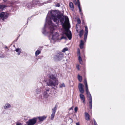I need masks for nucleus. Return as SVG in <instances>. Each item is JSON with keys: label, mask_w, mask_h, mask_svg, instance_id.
I'll list each match as a JSON object with an SVG mask.
<instances>
[{"label": "nucleus", "mask_w": 125, "mask_h": 125, "mask_svg": "<svg viewBox=\"0 0 125 125\" xmlns=\"http://www.w3.org/2000/svg\"><path fill=\"white\" fill-rule=\"evenodd\" d=\"M87 37H84V41H86V39H87Z\"/></svg>", "instance_id": "37998d69"}, {"label": "nucleus", "mask_w": 125, "mask_h": 125, "mask_svg": "<svg viewBox=\"0 0 125 125\" xmlns=\"http://www.w3.org/2000/svg\"><path fill=\"white\" fill-rule=\"evenodd\" d=\"M77 2H78V4L79 3H80L79 0H77Z\"/></svg>", "instance_id": "de8ad7c7"}, {"label": "nucleus", "mask_w": 125, "mask_h": 125, "mask_svg": "<svg viewBox=\"0 0 125 125\" xmlns=\"http://www.w3.org/2000/svg\"><path fill=\"white\" fill-rule=\"evenodd\" d=\"M69 109L70 110H73V107H71Z\"/></svg>", "instance_id": "c03bdc74"}, {"label": "nucleus", "mask_w": 125, "mask_h": 125, "mask_svg": "<svg viewBox=\"0 0 125 125\" xmlns=\"http://www.w3.org/2000/svg\"><path fill=\"white\" fill-rule=\"evenodd\" d=\"M63 39H64L65 40H66L67 39V38L66 37H64V36H62L61 37L60 39V40H62Z\"/></svg>", "instance_id": "473e14b6"}, {"label": "nucleus", "mask_w": 125, "mask_h": 125, "mask_svg": "<svg viewBox=\"0 0 125 125\" xmlns=\"http://www.w3.org/2000/svg\"><path fill=\"white\" fill-rule=\"evenodd\" d=\"M58 105L57 104H56L55 105L54 108L52 109V113L50 117V119L51 120H53L54 119L55 112L58 107Z\"/></svg>", "instance_id": "1a4fd4ad"}, {"label": "nucleus", "mask_w": 125, "mask_h": 125, "mask_svg": "<svg viewBox=\"0 0 125 125\" xmlns=\"http://www.w3.org/2000/svg\"><path fill=\"white\" fill-rule=\"evenodd\" d=\"M46 24H45L44 26V28L42 29V32L43 34H44L45 33V28Z\"/></svg>", "instance_id": "cd10ccee"}, {"label": "nucleus", "mask_w": 125, "mask_h": 125, "mask_svg": "<svg viewBox=\"0 0 125 125\" xmlns=\"http://www.w3.org/2000/svg\"><path fill=\"white\" fill-rule=\"evenodd\" d=\"M65 86V85L64 83H62L59 86L60 88H62L63 87H64Z\"/></svg>", "instance_id": "c85d7f7f"}, {"label": "nucleus", "mask_w": 125, "mask_h": 125, "mask_svg": "<svg viewBox=\"0 0 125 125\" xmlns=\"http://www.w3.org/2000/svg\"><path fill=\"white\" fill-rule=\"evenodd\" d=\"M6 7V6L5 5H0V9L2 10H4V9Z\"/></svg>", "instance_id": "a211bd4d"}, {"label": "nucleus", "mask_w": 125, "mask_h": 125, "mask_svg": "<svg viewBox=\"0 0 125 125\" xmlns=\"http://www.w3.org/2000/svg\"><path fill=\"white\" fill-rule=\"evenodd\" d=\"M63 57V54L62 52H60L55 56L54 58L56 61H59L62 60Z\"/></svg>", "instance_id": "0eeeda50"}, {"label": "nucleus", "mask_w": 125, "mask_h": 125, "mask_svg": "<svg viewBox=\"0 0 125 125\" xmlns=\"http://www.w3.org/2000/svg\"><path fill=\"white\" fill-rule=\"evenodd\" d=\"M93 121H94V125H97L96 122L95 120L94 119H93Z\"/></svg>", "instance_id": "e433bc0d"}, {"label": "nucleus", "mask_w": 125, "mask_h": 125, "mask_svg": "<svg viewBox=\"0 0 125 125\" xmlns=\"http://www.w3.org/2000/svg\"><path fill=\"white\" fill-rule=\"evenodd\" d=\"M22 5L23 7H26L29 9H31L34 6V3L33 2H29L26 1L22 3Z\"/></svg>", "instance_id": "20e7f679"}, {"label": "nucleus", "mask_w": 125, "mask_h": 125, "mask_svg": "<svg viewBox=\"0 0 125 125\" xmlns=\"http://www.w3.org/2000/svg\"><path fill=\"white\" fill-rule=\"evenodd\" d=\"M37 120V118L34 117L29 120L26 122V124L28 125H34L36 123Z\"/></svg>", "instance_id": "6e6552de"}, {"label": "nucleus", "mask_w": 125, "mask_h": 125, "mask_svg": "<svg viewBox=\"0 0 125 125\" xmlns=\"http://www.w3.org/2000/svg\"><path fill=\"white\" fill-rule=\"evenodd\" d=\"M11 105L7 103L4 106H3V108L4 109H9L10 108Z\"/></svg>", "instance_id": "ddd939ff"}, {"label": "nucleus", "mask_w": 125, "mask_h": 125, "mask_svg": "<svg viewBox=\"0 0 125 125\" xmlns=\"http://www.w3.org/2000/svg\"><path fill=\"white\" fill-rule=\"evenodd\" d=\"M41 53V51L39 50H37L35 52V55L36 56H38Z\"/></svg>", "instance_id": "412c9836"}, {"label": "nucleus", "mask_w": 125, "mask_h": 125, "mask_svg": "<svg viewBox=\"0 0 125 125\" xmlns=\"http://www.w3.org/2000/svg\"><path fill=\"white\" fill-rule=\"evenodd\" d=\"M31 19V18H28V19H27V21H28L29 20H30V19Z\"/></svg>", "instance_id": "49530a36"}, {"label": "nucleus", "mask_w": 125, "mask_h": 125, "mask_svg": "<svg viewBox=\"0 0 125 125\" xmlns=\"http://www.w3.org/2000/svg\"><path fill=\"white\" fill-rule=\"evenodd\" d=\"M9 15V14L5 12H2L0 14V20L4 21L5 19H6Z\"/></svg>", "instance_id": "423d86ee"}, {"label": "nucleus", "mask_w": 125, "mask_h": 125, "mask_svg": "<svg viewBox=\"0 0 125 125\" xmlns=\"http://www.w3.org/2000/svg\"><path fill=\"white\" fill-rule=\"evenodd\" d=\"M59 33L56 32L53 34L52 35V40H51V43H54L56 40L59 39Z\"/></svg>", "instance_id": "39448f33"}, {"label": "nucleus", "mask_w": 125, "mask_h": 125, "mask_svg": "<svg viewBox=\"0 0 125 125\" xmlns=\"http://www.w3.org/2000/svg\"><path fill=\"white\" fill-rule=\"evenodd\" d=\"M83 85L82 83H80L79 84L78 88L80 92L82 94H83L84 92V90L83 87Z\"/></svg>", "instance_id": "9d476101"}, {"label": "nucleus", "mask_w": 125, "mask_h": 125, "mask_svg": "<svg viewBox=\"0 0 125 125\" xmlns=\"http://www.w3.org/2000/svg\"><path fill=\"white\" fill-rule=\"evenodd\" d=\"M77 22L79 24H80L81 23V21L79 19H78L77 20Z\"/></svg>", "instance_id": "72a5a7b5"}, {"label": "nucleus", "mask_w": 125, "mask_h": 125, "mask_svg": "<svg viewBox=\"0 0 125 125\" xmlns=\"http://www.w3.org/2000/svg\"><path fill=\"white\" fill-rule=\"evenodd\" d=\"M76 125H80L79 123H77L76 124Z\"/></svg>", "instance_id": "a18cd8bd"}, {"label": "nucleus", "mask_w": 125, "mask_h": 125, "mask_svg": "<svg viewBox=\"0 0 125 125\" xmlns=\"http://www.w3.org/2000/svg\"><path fill=\"white\" fill-rule=\"evenodd\" d=\"M16 125H23L21 123L18 122L16 123Z\"/></svg>", "instance_id": "f704fd0d"}, {"label": "nucleus", "mask_w": 125, "mask_h": 125, "mask_svg": "<svg viewBox=\"0 0 125 125\" xmlns=\"http://www.w3.org/2000/svg\"><path fill=\"white\" fill-rule=\"evenodd\" d=\"M76 31L77 32H78V31L77 30V29H76Z\"/></svg>", "instance_id": "09e8293b"}, {"label": "nucleus", "mask_w": 125, "mask_h": 125, "mask_svg": "<svg viewBox=\"0 0 125 125\" xmlns=\"http://www.w3.org/2000/svg\"><path fill=\"white\" fill-rule=\"evenodd\" d=\"M78 79L80 82H81L82 80V77L79 75H78Z\"/></svg>", "instance_id": "b1692460"}, {"label": "nucleus", "mask_w": 125, "mask_h": 125, "mask_svg": "<svg viewBox=\"0 0 125 125\" xmlns=\"http://www.w3.org/2000/svg\"><path fill=\"white\" fill-rule=\"evenodd\" d=\"M69 6L71 8H72L73 9H74L73 4L72 2H71L70 3Z\"/></svg>", "instance_id": "5701e85b"}, {"label": "nucleus", "mask_w": 125, "mask_h": 125, "mask_svg": "<svg viewBox=\"0 0 125 125\" xmlns=\"http://www.w3.org/2000/svg\"><path fill=\"white\" fill-rule=\"evenodd\" d=\"M80 47L81 49H82L83 48V46H82V45H80Z\"/></svg>", "instance_id": "79ce46f5"}, {"label": "nucleus", "mask_w": 125, "mask_h": 125, "mask_svg": "<svg viewBox=\"0 0 125 125\" xmlns=\"http://www.w3.org/2000/svg\"><path fill=\"white\" fill-rule=\"evenodd\" d=\"M68 50V48L66 47L64 48L63 50L62 51V52H65V51H67Z\"/></svg>", "instance_id": "c756f323"}, {"label": "nucleus", "mask_w": 125, "mask_h": 125, "mask_svg": "<svg viewBox=\"0 0 125 125\" xmlns=\"http://www.w3.org/2000/svg\"><path fill=\"white\" fill-rule=\"evenodd\" d=\"M80 13L81 15V17L82 18L83 17V14L82 13V12H80Z\"/></svg>", "instance_id": "4c0bfd02"}, {"label": "nucleus", "mask_w": 125, "mask_h": 125, "mask_svg": "<svg viewBox=\"0 0 125 125\" xmlns=\"http://www.w3.org/2000/svg\"><path fill=\"white\" fill-rule=\"evenodd\" d=\"M84 84L85 86V88L88 87L87 81L86 79H84Z\"/></svg>", "instance_id": "393cba45"}, {"label": "nucleus", "mask_w": 125, "mask_h": 125, "mask_svg": "<svg viewBox=\"0 0 125 125\" xmlns=\"http://www.w3.org/2000/svg\"><path fill=\"white\" fill-rule=\"evenodd\" d=\"M78 7L79 10V12H80L82 11V10L81 9V7H80V3H79L78 5Z\"/></svg>", "instance_id": "a878e982"}, {"label": "nucleus", "mask_w": 125, "mask_h": 125, "mask_svg": "<svg viewBox=\"0 0 125 125\" xmlns=\"http://www.w3.org/2000/svg\"><path fill=\"white\" fill-rule=\"evenodd\" d=\"M84 45V42L83 40H81L80 41V45H82L83 46Z\"/></svg>", "instance_id": "7c9ffc66"}, {"label": "nucleus", "mask_w": 125, "mask_h": 125, "mask_svg": "<svg viewBox=\"0 0 125 125\" xmlns=\"http://www.w3.org/2000/svg\"><path fill=\"white\" fill-rule=\"evenodd\" d=\"M89 106L90 107V108L91 109H92V98H91V99H89Z\"/></svg>", "instance_id": "f3484780"}, {"label": "nucleus", "mask_w": 125, "mask_h": 125, "mask_svg": "<svg viewBox=\"0 0 125 125\" xmlns=\"http://www.w3.org/2000/svg\"><path fill=\"white\" fill-rule=\"evenodd\" d=\"M55 11L56 10H52L50 12L51 17L48 20V14L46 19V22L49 25L51 26L50 32L53 34V31L54 30V27L56 26L55 24L52 23L51 20H53L54 22L56 24H58L59 21L62 25V27L65 30V32L64 34H65L69 40H70L72 38V33L69 29L66 28L64 24V16L63 14L61 13L57 14Z\"/></svg>", "instance_id": "f257e3e1"}, {"label": "nucleus", "mask_w": 125, "mask_h": 125, "mask_svg": "<svg viewBox=\"0 0 125 125\" xmlns=\"http://www.w3.org/2000/svg\"><path fill=\"white\" fill-rule=\"evenodd\" d=\"M41 89H42L43 90V97L44 98H48L50 95L51 93V91L50 89L49 88H45L44 87H41L40 88Z\"/></svg>", "instance_id": "7ed1b4c3"}, {"label": "nucleus", "mask_w": 125, "mask_h": 125, "mask_svg": "<svg viewBox=\"0 0 125 125\" xmlns=\"http://www.w3.org/2000/svg\"><path fill=\"white\" fill-rule=\"evenodd\" d=\"M14 51L18 53L17 54L18 55H20L21 52V49L19 48H17Z\"/></svg>", "instance_id": "dca6fc26"}, {"label": "nucleus", "mask_w": 125, "mask_h": 125, "mask_svg": "<svg viewBox=\"0 0 125 125\" xmlns=\"http://www.w3.org/2000/svg\"><path fill=\"white\" fill-rule=\"evenodd\" d=\"M32 2L35 3V4H36L37 3H38L39 2V0H33Z\"/></svg>", "instance_id": "bb28decb"}, {"label": "nucleus", "mask_w": 125, "mask_h": 125, "mask_svg": "<svg viewBox=\"0 0 125 125\" xmlns=\"http://www.w3.org/2000/svg\"><path fill=\"white\" fill-rule=\"evenodd\" d=\"M85 118L86 120L88 121L90 119V115L89 114L85 112Z\"/></svg>", "instance_id": "4468645a"}, {"label": "nucleus", "mask_w": 125, "mask_h": 125, "mask_svg": "<svg viewBox=\"0 0 125 125\" xmlns=\"http://www.w3.org/2000/svg\"><path fill=\"white\" fill-rule=\"evenodd\" d=\"M78 53H79V55H80V52H79H79H78Z\"/></svg>", "instance_id": "864d4df0"}, {"label": "nucleus", "mask_w": 125, "mask_h": 125, "mask_svg": "<svg viewBox=\"0 0 125 125\" xmlns=\"http://www.w3.org/2000/svg\"><path fill=\"white\" fill-rule=\"evenodd\" d=\"M49 79L45 81L47 85L51 86L52 88L55 89L54 87L58 84V80L56 76L54 74H50L49 76Z\"/></svg>", "instance_id": "f03ea898"}, {"label": "nucleus", "mask_w": 125, "mask_h": 125, "mask_svg": "<svg viewBox=\"0 0 125 125\" xmlns=\"http://www.w3.org/2000/svg\"><path fill=\"white\" fill-rule=\"evenodd\" d=\"M3 1H4V2H6V1L7 0H3Z\"/></svg>", "instance_id": "8fccbe9b"}, {"label": "nucleus", "mask_w": 125, "mask_h": 125, "mask_svg": "<svg viewBox=\"0 0 125 125\" xmlns=\"http://www.w3.org/2000/svg\"><path fill=\"white\" fill-rule=\"evenodd\" d=\"M36 117L37 118V119L38 118L39 119L40 121H42L45 120L47 116L43 115L42 116L37 117Z\"/></svg>", "instance_id": "9b49d317"}, {"label": "nucleus", "mask_w": 125, "mask_h": 125, "mask_svg": "<svg viewBox=\"0 0 125 125\" xmlns=\"http://www.w3.org/2000/svg\"><path fill=\"white\" fill-rule=\"evenodd\" d=\"M86 94L89 96V99H91L92 98L91 95L89 92L88 90V87H86Z\"/></svg>", "instance_id": "f8f14e48"}, {"label": "nucleus", "mask_w": 125, "mask_h": 125, "mask_svg": "<svg viewBox=\"0 0 125 125\" xmlns=\"http://www.w3.org/2000/svg\"><path fill=\"white\" fill-rule=\"evenodd\" d=\"M78 28L76 26V29H77Z\"/></svg>", "instance_id": "603ef678"}, {"label": "nucleus", "mask_w": 125, "mask_h": 125, "mask_svg": "<svg viewBox=\"0 0 125 125\" xmlns=\"http://www.w3.org/2000/svg\"><path fill=\"white\" fill-rule=\"evenodd\" d=\"M83 30H82L80 31L79 33V36L80 37H81L82 36L83 34Z\"/></svg>", "instance_id": "6ab92c4d"}, {"label": "nucleus", "mask_w": 125, "mask_h": 125, "mask_svg": "<svg viewBox=\"0 0 125 125\" xmlns=\"http://www.w3.org/2000/svg\"><path fill=\"white\" fill-rule=\"evenodd\" d=\"M55 5L56 7H59L60 6V5L59 3H57Z\"/></svg>", "instance_id": "ea45409f"}, {"label": "nucleus", "mask_w": 125, "mask_h": 125, "mask_svg": "<svg viewBox=\"0 0 125 125\" xmlns=\"http://www.w3.org/2000/svg\"><path fill=\"white\" fill-rule=\"evenodd\" d=\"M5 48L8 49V47L7 46H6L5 47Z\"/></svg>", "instance_id": "3c124183"}, {"label": "nucleus", "mask_w": 125, "mask_h": 125, "mask_svg": "<svg viewBox=\"0 0 125 125\" xmlns=\"http://www.w3.org/2000/svg\"><path fill=\"white\" fill-rule=\"evenodd\" d=\"M76 68L78 70H79L80 69L79 66L78 65L77 66Z\"/></svg>", "instance_id": "a19ab883"}, {"label": "nucleus", "mask_w": 125, "mask_h": 125, "mask_svg": "<svg viewBox=\"0 0 125 125\" xmlns=\"http://www.w3.org/2000/svg\"><path fill=\"white\" fill-rule=\"evenodd\" d=\"M88 33L87 32H85L84 34V37H87Z\"/></svg>", "instance_id": "58836bf2"}, {"label": "nucleus", "mask_w": 125, "mask_h": 125, "mask_svg": "<svg viewBox=\"0 0 125 125\" xmlns=\"http://www.w3.org/2000/svg\"><path fill=\"white\" fill-rule=\"evenodd\" d=\"M85 32H87L88 33V29L87 26H85Z\"/></svg>", "instance_id": "2f4dec72"}, {"label": "nucleus", "mask_w": 125, "mask_h": 125, "mask_svg": "<svg viewBox=\"0 0 125 125\" xmlns=\"http://www.w3.org/2000/svg\"><path fill=\"white\" fill-rule=\"evenodd\" d=\"M78 60L79 63L80 64H82V60L81 57L79 55L78 57Z\"/></svg>", "instance_id": "4be33fe9"}, {"label": "nucleus", "mask_w": 125, "mask_h": 125, "mask_svg": "<svg viewBox=\"0 0 125 125\" xmlns=\"http://www.w3.org/2000/svg\"><path fill=\"white\" fill-rule=\"evenodd\" d=\"M80 96L81 100L83 101V103H84L85 102V97L84 95L82 94H80Z\"/></svg>", "instance_id": "2eb2a0df"}, {"label": "nucleus", "mask_w": 125, "mask_h": 125, "mask_svg": "<svg viewBox=\"0 0 125 125\" xmlns=\"http://www.w3.org/2000/svg\"><path fill=\"white\" fill-rule=\"evenodd\" d=\"M41 90L37 88L35 92L36 94H39L40 92H41Z\"/></svg>", "instance_id": "aec40b11"}, {"label": "nucleus", "mask_w": 125, "mask_h": 125, "mask_svg": "<svg viewBox=\"0 0 125 125\" xmlns=\"http://www.w3.org/2000/svg\"><path fill=\"white\" fill-rule=\"evenodd\" d=\"M78 107H75L74 108V110L75 112H77V110H78Z\"/></svg>", "instance_id": "c9c22d12"}]
</instances>
